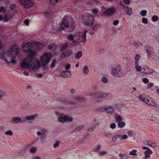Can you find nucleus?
<instances>
[{"instance_id":"1","label":"nucleus","mask_w":159,"mask_h":159,"mask_svg":"<svg viewBox=\"0 0 159 159\" xmlns=\"http://www.w3.org/2000/svg\"><path fill=\"white\" fill-rule=\"evenodd\" d=\"M75 24L72 18L70 16H66L62 20L57 31L58 32L62 30L71 32L75 29Z\"/></svg>"},{"instance_id":"2","label":"nucleus","mask_w":159,"mask_h":159,"mask_svg":"<svg viewBox=\"0 0 159 159\" xmlns=\"http://www.w3.org/2000/svg\"><path fill=\"white\" fill-rule=\"evenodd\" d=\"M21 67L28 68L30 70L35 72L41 65L40 61L35 58H26L24 59L21 64Z\"/></svg>"},{"instance_id":"3","label":"nucleus","mask_w":159,"mask_h":159,"mask_svg":"<svg viewBox=\"0 0 159 159\" xmlns=\"http://www.w3.org/2000/svg\"><path fill=\"white\" fill-rule=\"evenodd\" d=\"M67 38L70 41L71 46H78L83 40L82 33L80 32H77L74 35L69 34L67 36Z\"/></svg>"},{"instance_id":"4","label":"nucleus","mask_w":159,"mask_h":159,"mask_svg":"<svg viewBox=\"0 0 159 159\" xmlns=\"http://www.w3.org/2000/svg\"><path fill=\"white\" fill-rule=\"evenodd\" d=\"M2 46V45L0 40V56H2V58L4 59L7 63L9 64L11 63L13 64L16 63V61L15 60V57L12 55L11 52L10 51H7L6 52H2V54H1Z\"/></svg>"},{"instance_id":"5","label":"nucleus","mask_w":159,"mask_h":159,"mask_svg":"<svg viewBox=\"0 0 159 159\" xmlns=\"http://www.w3.org/2000/svg\"><path fill=\"white\" fill-rule=\"evenodd\" d=\"M36 115H34L30 116H27L26 117L23 119H21L20 117H14L11 120V122L12 123H23L26 120H30L34 119V118L37 117Z\"/></svg>"},{"instance_id":"6","label":"nucleus","mask_w":159,"mask_h":159,"mask_svg":"<svg viewBox=\"0 0 159 159\" xmlns=\"http://www.w3.org/2000/svg\"><path fill=\"white\" fill-rule=\"evenodd\" d=\"M83 21L86 26H91L94 22L93 16L89 13H87L83 16Z\"/></svg>"},{"instance_id":"7","label":"nucleus","mask_w":159,"mask_h":159,"mask_svg":"<svg viewBox=\"0 0 159 159\" xmlns=\"http://www.w3.org/2000/svg\"><path fill=\"white\" fill-rule=\"evenodd\" d=\"M52 56V54L51 53L47 52L44 53L41 57V61L43 66H45L50 62Z\"/></svg>"},{"instance_id":"8","label":"nucleus","mask_w":159,"mask_h":159,"mask_svg":"<svg viewBox=\"0 0 159 159\" xmlns=\"http://www.w3.org/2000/svg\"><path fill=\"white\" fill-rule=\"evenodd\" d=\"M111 72L112 74L116 77H120L122 75V71L119 65L117 66L115 68H112Z\"/></svg>"},{"instance_id":"9","label":"nucleus","mask_w":159,"mask_h":159,"mask_svg":"<svg viewBox=\"0 0 159 159\" xmlns=\"http://www.w3.org/2000/svg\"><path fill=\"white\" fill-rule=\"evenodd\" d=\"M114 111V107L112 106H107L104 107H101L98 109L99 111L106 112L107 113L112 114Z\"/></svg>"},{"instance_id":"10","label":"nucleus","mask_w":159,"mask_h":159,"mask_svg":"<svg viewBox=\"0 0 159 159\" xmlns=\"http://www.w3.org/2000/svg\"><path fill=\"white\" fill-rule=\"evenodd\" d=\"M116 11V8L114 6L108 8L105 11L103 15L106 16H110L113 15Z\"/></svg>"},{"instance_id":"11","label":"nucleus","mask_w":159,"mask_h":159,"mask_svg":"<svg viewBox=\"0 0 159 159\" xmlns=\"http://www.w3.org/2000/svg\"><path fill=\"white\" fill-rule=\"evenodd\" d=\"M33 47L34 44L31 42H29L27 43L24 44L22 48L23 52L25 53H27L32 49Z\"/></svg>"},{"instance_id":"12","label":"nucleus","mask_w":159,"mask_h":159,"mask_svg":"<svg viewBox=\"0 0 159 159\" xmlns=\"http://www.w3.org/2000/svg\"><path fill=\"white\" fill-rule=\"evenodd\" d=\"M21 3L24 6V8L28 9L33 5V3L30 0H20Z\"/></svg>"},{"instance_id":"13","label":"nucleus","mask_w":159,"mask_h":159,"mask_svg":"<svg viewBox=\"0 0 159 159\" xmlns=\"http://www.w3.org/2000/svg\"><path fill=\"white\" fill-rule=\"evenodd\" d=\"M120 4L122 5L123 8L127 15L130 16L132 15V11L131 7H129L128 6L125 5H122V3L121 2H120Z\"/></svg>"},{"instance_id":"14","label":"nucleus","mask_w":159,"mask_h":159,"mask_svg":"<svg viewBox=\"0 0 159 159\" xmlns=\"http://www.w3.org/2000/svg\"><path fill=\"white\" fill-rule=\"evenodd\" d=\"M145 49L146 51L148 57H150L151 55H153V48L150 46H145Z\"/></svg>"},{"instance_id":"15","label":"nucleus","mask_w":159,"mask_h":159,"mask_svg":"<svg viewBox=\"0 0 159 159\" xmlns=\"http://www.w3.org/2000/svg\"><path fill=\"white\" fill-rule=\"evenodd\" d=\"M72 51L71 50H66L62 52L61 57L63 58L68 57L72 54Z\"/></svg>"},{"instance_id":"16","label":"nucleus","mask_w":159,"mask_h":159,"mask_svg":"<svg viewBox=\"0 0 159 159\" xmlns=\"http://www.w3.org/2000/svg\"><path fill=\"white\" fill-rule=\"evenodd\" d=\"M19 50L20 49L19 48V47L17 46L16 45L15 46H13L11 48V51H10L11 52L12 55H14L17 54L19 53Z\"/></svg>"},{"instance_id":"17","label":"nucleus","mask_w":159,"mask_h":159,"mask_svg":"<svg viewBox=\"0 0 159 159\" xmlns=\"http://www.w3.org/2000/svg\"><path fill=\"white\" fill-rule=\"evenodd\" d=\"M60 75L61 76L64 77H68L71 76L70 71L68 70L63 71Z\"/></svg>"},{"instance_id":"18","label":"nucleus","mask_w":159,"mask_h":159,"mask_svg":"<svg viewBox=\"0 0 159 159\" xmlns=\"http://www.w3.org/2000/svg\"><path fill=\"white\" fill-rule=\"evenodd\" d=\"M146 101L145 103L153 107L156 105L155 104H156V102L152 99H148Z\"/></svg>"},{"instance_id":"19","label":"nucleus","mask_w":159,"mask_h":159,"mask_svg":"<svg viewBox=\"0 0 159 159\" xmlns=\"http://www.w3.org/2000/svg\"><path fill=\"white\" fill-rule=\"evenodd\" d=\"M143 69L144 70L143 72L146 74H151L154 72V70L147 66L144 67Z\"/></svg>"},{"instance_id":"20","label":"nucleus","mask_w":159,"mask_h":159,"mask_svg":"<svg viewBox=\"0 0 159 159\" xmlns=\"http://www.w3.org/2000/svg\"><path fill=\"white\" fill-rule=\"evenodd\" d=\"M153 152L152 151L151 149L149 150H145L144 152V154L145 155V157L146 158H150L151 155L152 154Z\"/></svg>"},{"instance_id":"21","label":"nucleus","mask_w":159,"mask_h":159,"mask_svg":"<svg viewBox=\"0 0 159 159\" xmlns=\"http://www.w3.org/2000/svg\"><path fill=\"white\" fill-rule=\"evenodd\" d=\"M113 97V96L111 94H106L104 93H102V99H110L112 98Z\"/></svg>"},{"instance_id":"22","label":"nucleus","mask_w":159,"mask_h":159,"mask_svg":"<svg viewBox=\"0 0 159 159\" xmlns=\"http://www.w3.org/2000/svg\"><path fill=\"white\" fill-rule=\"evenodd\" d=\"M47 48L50 51L53 52L55 51L57 49V46L54 44L49 45L47 46Z\"/></svg>"},{"instance_id":"23","label":"nucleus","mask_w":159,"mask_h":159,"mask_svg":"<svg viewBox=\"0 0 159 159\" xmlns=\"http://www.w3.org/2000/svg\"><path fill=\"white\" fill-rule=\"evenodd\" d=\"M102 93L100 92H98L94 93V98H101L102 99Z\"/></svg>"},{"instance_id":"24","label":"nucleus","mask_w":159,"mask_h":159,"mask_svg":"<svg viewBox=\"0 0 159 159\" xmlns=\"http://www.w3.org/2000/svg\"><path fill=\"white\" fill-rule=\"evenodd\" d=\"M82 51H80L75 54V59H79L82 57Z\"/></svg>"},{"instance_id":"25","label":"nucleus","mask_w":159,"mask_h":159,"mask_svg":"<svg viewBox=\"0 0 159 159\" xmlns=\"http://www.w3.org/2000/svg\"><path fill=\"white\" fill-rule=\"evenodd\" d=\"M28 52V56L29 57H33L36 54V52L32 49L29 51Z\"/></svg>"},{"instance_id":"26","label":"nucleus","mask_w":159,"mask_h":159,"mask_svg":"<svg viewBox=\"0 0 159 159\" xmlns=\"http://www.w3.org/2000/svg\"><path fill=\"white\" fill-rule=\"evenodd\" d=\"M116 136L117 138H119L120 140L126 139L128 138L127 135H121L119 134H117L116 135Z\"/></svg>"},{"instance_id":"27","label":"nucleus","mask_w":159,"mask_h":159,"mask_svg":"<svg viewBox=\"0 0 159 159\" xmlns=\"http://www.w3.org/2000/svg\"><path fill=\"white\" fill-rule=\"evenodd\" d=\"M28 147V146H27L22 148L19 152V154L21 155L24 154L26 152V150Z\"/></svg>"},{"instance_id":"28","label":"nucleus","mask_w":159,"mask_h":159,"mask_svg":"<svg viewBox=\"0 0 159 159\" xmlns=\"http://www.w3.org/2000/svg\"><path fill=\"white\" fill-rule=\"evenodd\" d=\"M84 126L83 125H79L78 127H76L73 132H78L81 130L83 128Z\"/></svg>"},{"instance_id":"29","label":"nucleus","mask_w":159,"mask_h":159,"mask_svg":"<svg viewBox=\"0 0 159 159\" xmlns=\"http://www.w3.org/2000/svg\"><path fill=\"white\" fill-rule=\"evenodd\" d=\"M30 104L29 102H24L22 104V107L24 109L30 107Z\"/></svg>"},{"instance_id":"30","label":"nucleus","mask_w":159,"mask_h":159,"mask_svg":"<svg viewBox=\"0 0 159 159\" xmlns=\"http://www.w3.org/2000/svg\"><path fill=\"white\" fill-rule=\"evenodd\" d=\"M125 125V123L124 121H119L117 125L119 127L122 128L124 127Z\"/></svg>"},{"instance_id":"31","label":"nucleus","mask_w":159,"mask_h":159,"mask_svg":"<svg viewBox=\"0 0 159 159\" xmlns=\"http://www.w3.org/2000/svg\"><path fill=\"white\" fill-rule=\"evenodd\" d=\"M147 144L153 148L155 147L156 146V145L155 142H152L150 141H148L147 142Z\"/></svg>"},{"instance_id":"32","label":"nucleus","mask_w":159,"mask_h":159,"mask_svg":"<svg viewBox=\"0 0 159 159\" xmlns=\"http://www.w3.org/2000/svg\"><path fill=\"white\" fill-rule=\"evenodd\" d=\"M58 120L61 123L66 122V119L65 116H61L59 117Z\"/></svg>"},{"instance_id":"33","label":"nucleus","mask_w":159,"mask_h":159,"mask_svg":"<svg viewBox=\"0 0 159 159\" xmlns=\"http://www.w3.org/2000/svg\"><path fill=\"white\" fill-rule=\"evenodd\" d=\"M89 70L88 66H85L84 67L83 72L84 74L87 75L89 73Z\"/></svg>"},{"instance_id":"34","label":"nucleus","mask_w":159,"mask_h":159,"mask_svg":"<svg viewBox=\"0 0 159 159\" xmlns=\"http://www.w3.org/2000/svg\"><path fill=\"white\" fill-rule=\"evenodd\" d=\"M11 16L6 15L4 18V20L3 21L5 22H8L9 20L11 19Z\"/></svg>"},{"instance_id":"35","label":"nucleus","mask_w":159,"mask_h":159,"mask_svg":"<svg viewBox=\"0 0 159 159\" xmlns=\"http://www.w3.org/2000/svg\"><path fill=\"white\" fill-rule=\"evenodd\" d=\"M137 150L136 149H133L132 151L130 152L129 153V154L131 155H133L134 156H137Z\"/></svg>"},{"instance_id":"36","label":"nucleus","mask_w":159,"mask_h":159,"mask_svg":"<svg viewBox=\"0 0 159 159\" xmlns=\"http://www.w3.org/2000/svg\"><path fill=\"white\" fill-rule=\"evenodd\" d=\"M87 32V30H86L84 31V33H82V36H83V43H85L87 41L86 35Z\"/></svg>"},{"instance_id":"37","label":"nucleus","mask_w":159,"mask_h":159,"mask_svg":"<svg viewBox=\"0 0 159 159\" xmlns=\"http://www.w3.org/2000/svg\"><path fill=\"white\" fill-rule=\"evenodd\" d=\"M66 119V122H71L73 120V118L71 117H69L67 115H65Z\"/></svg>"},{"instance_id":"38","label":"nucleus","mask_w":159,"mask_h":159,"mask_svg":"<svg viewBox=\"0 0 159 159\" xmlns=\"http://www.w3.org/2000/svg\"><path fill=\"white\" fill-rule=\"evenodd\" d=\"M140 58V56L139 54H136L134 57L135 63H138L139 61Z\"/></svg>"},{"instance_id":"39","label":"nucleus","mask_w":159,"mask_h":159,"mask_svg":"<svg viewBox=\"0 0 159 159\" xmlns=\"http://www.w3.org/2000/svg\"><path fill=\"white\" fill-rule=\"evenodd\" d=\"M69 46V44L68 43H65V44H63V45H62L61 46V47L60 49V50H61V51L63 50L64 49L67 48Z\"/></svg>"},{"instance_id":"40","label":"nucleus","mask_w":159,"mask_h":159,"mask_svg":"<svg viewBox=\"0 0 159 159\" xmlns=\"http://www.w3.org/2000/svg\"><path fill=\"white\" fill-rule=\"evenodd\" d=\"M133 45L136 48H138L139 46L142 45V43L139 42H135L133 43Z\"/></svg>"},{"instance_id":"41","label":"nucleus","mask_w":159,"mask_h":159,"mask_svg":"<svg viewBox=\"0 0 159 159\" xmlns=\"http://www.w3.org/2000/svg\"><path fill=\"white\" fill-rule=\"evenodd\" d=\"M56 62L57 61L55 59H53L51 62L50 67L52 68H54L55 66Z\"/></svg>"},{"instance_id":"42","label":"nucleus","mask_w":159,"mask_h":159,"mask_svg":"<svg viewBox=\"0 0 159 159\" xmlns=\"http://www.w3.org/2000/svg\"><path fill=\"white\" fill-rule=\"evenodd\" d=\"M139 99L145 103L146 101V100H148L147 99L145 98V97H144V95L143 94H142L139 96Z\"/></svg>"},{"instance_id":"43","label":"nucleus","mask_w":159,"mask_h":159,"mask_svg":"<svg viewBox=\"0 0 159 159\" xmlns=\"http://www.w3.org/2000/svg\"><path fill=\"white\" fill-rule=\"evenodd\" d=\"M115 120L117 121H121L122 120V118L120 115H118L115 117Z\"/></svg>"},{"instance_id":"44","label":"nucleus","mask_w":159,"mask_h":159,"mask_svg":"<svg viewBox=\"0 0 159 159\" xmlns=\"http://www.w3.org/2000/svg\"><path fill=\"white\" fill-rule=\"evenodd\" d=\"M140 15L142 16H144L146 15L147 13V11L145 10H143L140 12Z\"/></svg>"},{"instance_id":"45","label":"nucleus","mask_w":159,"mask_h":159,"mask_svg":"<svg viewBox=\"0 0 159 159\" xmlns=\"http://www.w3.org/2000/svg\"><path fill=\"white\" fill-rule=\"evenodd\" d=\"M99 27V25L98 24H96L94 25L92 27V29L94 31H96L98 29Z\"/></svg>"},{"instance_id":"46","label":"nucleus","mask_w":159,"mask_h":159,"mask_svg":"<svg viewBox=\"0 0 159 159\" xmlns=\"http://www.w3.org/2000/svg\"><path fill=\"white\" fill-rule=\"evenodd\" d=\"M159 19L158 16L156 15L153 16L152 18V20L153 22L157 21Z\"/></svg>"},{"instance_id":"47","label":"nucleus","mask_w":159,"mask_h":159,"mask_svg":"<svg viewBox=\"0 0 159 159\" xmlns=\"http://www.w3.org/2000/svg\"><path fill=\"white\" fill-rule=\"evenodd\" d=\"M135 67L137 71H140L141 70V68L140 66L138 65V63H135Z\"/></svg>"},{"instance_id":"48","label":"nucleus","mask_w":159,"mask_h":159,"mask_svg":"<svg viewBox=\"0 0 159 159\" xmlns=\"http://www.w3.org/2000/svg\"><path fill=\"white\" fill-rule=\"evenodd\" d=\"M51 13L49 11H47L44 13V16L46 18H48L50 16Z\"/></svg>"},{"instance_id":"49","label":"nucleus","mask_w":159,"mask_h":159,"mask_svg":"<svg viewBox=\"0 0 159 159\" xmlns=\"http://www.w3.org/2000/svg\"><path fill=\"white\" fill-rule=\"evenodd\" d=\"M154 85L153 83L150 82L147 85V89H149L153 87Z\"/></svg>"},{"instance_id":"50","label":"nucleus","mask_w":159,"mask_h":159,"mask_svg":"<svg viewBox=\"0 0 159 159\" xmlns=\"http://www.w3.org/2000/svg\"><path fill=\"white\" fill-rule=\"evenodd\" d=\"M0 9H1V12L3 13L6 12L7 10L6 7H4L2 6L0 7Z\"/></svg>"},{"instance_id":"51","label":"nucleus","mask_w":159,"mask_h":159,"mask_svg":"<svg viewBox=\"0 0 159 159\" xmlns=\"http://www.w3.org/2000/svg\"><path fill=\"white\" fill-rule=\"evenodd\" d=\"M61 102H62L63 103H67L68 104H70L72 103V102L68 100L67 99H65L64 100H61Z\"/></svg>"},{"instance_id":"52","label":"nucleus","mask_w":159,"mask_h":159,"mask_svg":"<svg viewBox=\"0 0 159 159\" xmlns=\"http://www.w3.org/2000/svg\"><path fill=\"white\" fill-rule=\"evenodd\" d=\"M142 22L144 24H147L148 23V19L145 17L142 18Z\"/></svg>"},{"instance_id":"53","label":"nucleus","mask_w":159,"mask_h":159,"mask_svg":"<svg viewBox=\"0 0 159 159\" xmlns=\"http://www.w3.org/2000/svg\"><path fill=\"white\" fill-rule=\"evenodd\" d=\"M36 148L35 147H33L31 148L30 150V152L31 153H34L36 152Z\"/></svg>"},{"instance_id":"54","label":"nucleus","mask_w":159,"mask_h":159,"mask_svg":"<svg viewBox=\"0 0 159 159\" xmlns=\"http://www.w3.org/2000/svg\"><path fill=\"white\" fill-rule=\"evenodd\" d=\"M5 134L6 135H12L13 134V132L10 130H8L5 132Z\"/></svg>"},{"instance_id":"55","label":"nucleus","mask_w":159,"mask_h":159,"mask_svg":"<svg viewBox=\"0 0 159 159\" xmlns=\"http://www.w3.org/2000/svg\"><path fill=\"white\" fill-rule=\"evenodd\" d=\"M59 143H60L59 141H57L56 142H55V143L53 145V147L54 148H55L57 147H58L59 146Z\"/></svg>"},{"instance_id":"56","label":"nucleus","mask_w":159,"mask_h":159,"mask_svg":"<svg viewBox=\"0 0 159 159\" xmlns=\"http://www.w3.org/2000/svg\"><path fill=\"white\" fill-rule=\"evenodd\" d=\"M102 81L103 83H106L107 82L108 80L106 77H103L102 78Z\"/></svg>"},{"instance_id":"57","label":"nucleus","mask_w":159,"mask_h":159,"mask_svg":"<svg viewBox=\"0 0 159 159\" xmlns=\"http://www.w3.org/2000/svg\"><path fill=\"white\" fill-rule=\"evenodd\" d=\"M95 128L96 126L95 125H94L93 126L91 127L88 129V130L89 131L92 132L93 131Z\"/></svg>"},{"instance_id":"58","label":"nucleus","mask_w":159,"mask_h":159,"mask_svg":"<svg viewBox=\"0 0 159 159\" xmlns=\"http://www.w3.org/2000/svg\"><path fill=\"white\" fill-rule=\"evenodd\" d=\"M106 153V152L105 151H102L100 153H98V155L99 157L102 156H104Z\"/></svg>"},{"instance_id":"59","label":"nucleus","mask_w":159,"mask_h":159,"mask_svg":"<svg viewBox=\"0 0 159 159\" xmlns=\"http://www.w3.org/2000/svg\"><path fill=\"white\" fill-rule=\"evenodd\" d=\"M93 14L96 15H98V10L97 9H93L92 10Z\"/></svg>"},{"instance_id":"60","label":"nucleus","mask_w":159,"mask_h":159,"mask_svg":"<svg viewBox=\"0 0 159 159\" xmlns=\"http://www.w3.org/2000/svg\"><path fill=\"white\" fill-rule=\"evenodd\" d=\"M116 126V124L114 123H112L110 125V128L112 129H114Z\"/></svg>"},{"instance_id":"61","label":"nucleus","mask_w":159,"mask_h":159,"mask_svg":"<svg viewBox=\"0 0 159 159\" xmlns=\"http://www.w3.org/2000/svg\"><path fill=\"white\" fill-rule=\"evenodd\" d=\"M142 81L145 84L148 83L149 81L148 79V78H144L142 79Z\"/></svg>"},{"instance_id":"62","label":"nucleus","mask_w":159,"mask_h":159,"mask_svg":"<svg viewBox=\"0 0 159 159\" xmlns=\"http://www.w3.org/2000/svg\"><path fill=\"white\" fill-rule=\"evenodd\" d=\"M87 99L86 98H85V97H80L79 100V101L80 102H81L82 101H87Z\"/></svg>"},{"instance_id":"63","label":"nucleus","mask_w":159,"mask_h":159,"mask_svg":"<svg viewBox=\"0 0 159 159\" xmlns=\"http://www.w3.org/2000/svg\"><path fill=\"white\" fill-rule=\"evenodd\" d=\"M119 156L122 159H124V157H125V158H127V156L126 155L123 154L121 153H120L119 154Z\"/></svg>"},{"instance_id":"64","label":"nucleus","mask_w":159,"mask_h":159,"mask_svg":"<svg viewBox=\"0 0 159 159\" xmlns=\"http://www.w3.org/2000/svg\"><path fill=\"white\" fill-rule=\"evenodd\" d=\"M128 135L129 136L131 137L133 136L134 134V131H129L128 132Z\"/></svg>"}]
</instances>
